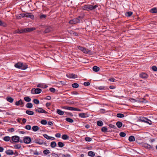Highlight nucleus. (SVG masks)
<instances>
[{
  "instance_id": "obj_1",
  "label": "nucleus",
  "mask_w": 157,
  "mask_h": 157,
  "mask_svg": "<svg viewBox=\"0 0 157 157\" xmlns=\"http://www.w3.org/2000/svg\"><path fill=\"white\" fill-rule=\"evenodd\" d=\"M15 67L22 70H25L28 68V66L25 63H18L14 65Z\"/></svg>"
},
{
  "instance_id": "obj_2",
  "label": "nucleus",
  "mask_w": 157,
  "mask_h": 157,
  "mask_svg": "<svg viewBox=\"0 0 157 157\" xmlns=\"http://www.w3.org/2000/svg\"><path fill=\"white\" fill-rule=\"evenodd\" d=\"M97 7V5H85L82 6V8L84 10H94Z\"/></svg>"
},
{
  "instance_id": "obj_3",
  "label": "nucleus",
  "mask_w": 157,
  "mask_h": 157,
  "mask_svg": "<svg viewBox=\"0 0 157 157\" xmlns=\"http://www.w3.org/2000/svg\"><path fill=\"white\" fill-rule=\"evenodd\" d=\"M36 29L34 27L26 28L20 30V33H26L34 30Z\"/></svg>"
},
{
  "instance_id": "obj_4",
  "label": "nucleus",
  "mask_w": 157,
  "mask_h": 157,
  "mask_svg": "<svg viewBox=\"0 0 157 157\" xmlns=\"http://www.w3.org/2000/svg\"><path fill=\"white\" fill-rule=\"evenodd\" d=\"M82 21L81 18L80 17H79L78 18L70 20L69 23L70 24H75L78 23L80 22L81 21Z\"/></svg>"
},
{
  "instance_id": "obj_5",
  "label": "nucleus",
  "mask_w": 157,
  "mask_h": 157,
  "mask_svg": "<svg viewBox=\"0 0 157 157\" xmlns=\"http://www.w3.org/2000/svg\"><path fill=\"white\" fill-rule=\"evenodd\" d=\"M42 90L39 88H33L31 90V93L32 94H39L41 92Z\"/></svg>"
},
{
  "instance_id": "obj_6",
  "label": "nucleus",
  "mask_w": 157,
  "mask_h": 157,
  "mask_svg": "<svg viewBox=\"0 0 157 157\" xmlns=\"http://www.w3.org/2000/svg\"><path fill=\"white\" fill-rule=\"evenodd\" d=\"M24 142L26 144H29L31 141V138L29 136H25L23 138Z\"/></svg>"
},
{
  "instance_id": "obj_7",
  "label": "nucleus",
  "mask_w": 157,
  "mask_h": 157,
  "mask_svg": "<svg viewBox=\"0 0 157 157\" xmlns=\"http://www.w3.org/2000/svg\"><path fill=\"white\" fill-rule=\"evenodd\" d=\"M12 140L14 142L17 143L19 141V137L17 136H15L12 137Z\"/></svg>"
},
{
  "instance_id": "obj_8",
  "label": "nucleus",
  "mask_w": 157,
  "mask_h": 157,
  "mask_svg": "<svg viewBox=\"0 0 157 157\" xmlns=\"http://www.w3.org/2000/svg\"><path fill=\"white\" fill-rule=\"evenodd\" d=\"M66 76L70 78H75L77 77V75L74 74H68L66 75Z\"/></svg>"
},
{
  "instance_id": "obj_9",
  "label": "nucleus",
  "mask_w": 157,
  "mask_h": 157,
  "mask_svg": "<svg viewBox=\"0 0 157 157\" xmlns=\"http://www.w3.org/2000/svg\"><path fill=\"white\" fill-rule=\"evenodd\" d=\"M25 17H29L32 19H33L34 18V16L31 13H25Z\"/></svg>"
},
{
  "instance_id": "obj_10",
  "label": "nucleus",
  "mask_w": 157,
  "mask_h": 157,
  "mask_svg": "<svg viewBox=\"0 0 157 157\" xmlns=\"http://www.w3.org/2000/svg\"><path fill=\"white\" fill-rule=\"evenodd\" d=\"M78 116L79 117L82 118H86L88 117L87 114L86 113H79Z\"/></svg>"
},
{
  "instance_id": "obj_11",
  "label": "nucleus",
  "mask_w": 157,
  "mask_h": 157,
  "mask_svg": "<svg viewBox=\"0 0 157 157\" xmlns=\"http://www.w3.org/2000/svg\"><path fill=\"white\" fill-rule=\"evenodd\" d=\"M37 86L38 87L43 88H45L48 87V86L44 83H40L38 84L37 85Z\"/></svg>"
},
{
  "instance_id": "obj_12",
  "label": "nucleus",
  "mask_w": 157,
  "mask_h": 157,
  "mask_svg": "<svg viewBox=\"0 0 157 157\" xmlns=\"http://www.w3.org/2000/svg\"><path fill=\"white\" fill-rule=\"evenodd\" d=\"M36 111L40 113H47V112L46 111H45L42 108H39L38 109H37L36 110Z\"/></svg>"
},
{
  "instance_id": "obj_13",
  "label": "nucleus",
  "mask_w": 157,
  "mask_h": 157,
  "mask_svg": "<svg viewBox=\"0 0 157 157\" xmlns=\"http://www.w3.org/2000/svg\"><path fill=\"white\" fill-rule=\"evenodd\" d=\"M143 147L147 149H150L152 148L151 145L147 144H143Z\"/></svg>"
},
{
  "instance_id": "obj_14",
  "label": "nucleus",
  "mask_w": 157,
  "mask_h": 157,
  "mask_svg": "<svg viewBox=\"0 0 157 157\" xmlns=\"http://www.w3.org/2000/svg\"><path fill=\"white\" fill-rule=\"evenodd\" d=\"M15 105L17 106L19 105H24L23 102L20 99L18 101H17L16 102Z\"/></svg>"
},
{
  "instance_id": "obj_15",
  "label": "nucleus",
  "mask_w": 157,
  "mask_h": 157,
  "mask_svg": "<svg viewBox=\"0 0 157 157\" xmlns=\"http://www.w3.org/2000/svg\"><path fill=\"white\" fill-rule=\"evenodd\" d=\"M140 76L142 78L145 79L147 78V75L144 73H142L140 75Z\"/></svg>"
},
{
  "instance_id": "obj_16",
  "label": "nucleus",
  "mask_w": 157,
  "mask_h": 157,
  "mask_svg": "<svg viewBox=\"0 0 157 157\" xmlns=\"http://www.w3.org/2000/svg\"><path fill=\"white\" fill-rule=\"evenodd\" d=\"M34 142L40 145H41L43 144V141L40 139L35 140L34 141Z\"/></svg>"
},
{
  "instance_id": "obj_17",
  "label": "nucleus",
  "mask_w": 157,
  "mask_h": 157,
  "mask_svg": "<svg viewBox=\"0 0 157 157\" xmlns=\"http://www.w3.org/2000/svg\"><path fill=\"white\" fill-rule=\"evenodd\" d=\"M62 108L65 109L72 111L73 107L70 106H62Z\"/></svg>"
},
{
  "instance_id": "obj_18",
  "label": "nucleus",
  "mask_w": 157,
  "mask_h": 157,
  "mask_svg": "<svg viewBox=\"0 0 157 157\" xmlns=\"http://www.w3.org/2000/svg\"><path fill=\"white\" fill-rule=\"evenodd\" d=\"M8 155H11L14 154L13 151L11 150H8L5 152Z\"/></svg>"
},
{
  "instance_id": "obj_19",
  "label": "nucleus",
  "mask_w": 157,
  "mask_h": 157,
  "mask_svg": "<svg viewBox=\"0 0 157 157\" xmlns=\"http://www.w3.org/2000/svg\"><path fill=\"white\" fill-rule=\"evenodd\" d=\"M82 52L85 53H90V51L86 48H84Z\"/></svg>"
},
{
  "instance_id": "obj_20",
  "label": "nucleus",
  "mask_w": 157,
  "mask_h": 157,
  "mask_svg": "<svg viewBox=\"0 0 157 157\" xmlns=\"http://www.w3.org/2000/svg\"><path fill=\"white\" fill-rule=\"evenodd\" d=\"M128 140L130 142H133L135 141V139L134 136H131L129 137Z\"/></svg>"
},
{
  "instance_id": "obj_21",
  "label": "nucleus",
  "mask_w": 157,
  "mask_h": 157,
  "mask_svg": "<svg viewBox=\"0 0 157 157\" xmlns=\"http://www.w3.org/2000/svg\"><path fill=\"white\" fill-rule=\"evenodd\" d=\"M56 113L60 115H62L64 113V111L61 110L60 109H57Z\"/></svg>"
},
{
  "instance_id": "obj_22",
  "label": "nucleus",
  "mask_w": 157,
  "mask_h": 157,
  "mask_svg": "<svg viewBox=\"0 0 157 157\" xmlns=\"http://www.w3.org/2000/svg\"><path fill=\"white\" fill-rule=\"evenodd\" d=\"M143 120H142L143 121H144V122L149 124H151V121L145 118H143Z\"/></svg>"
},
{
  "instance_id": "obj_23",
  "label": "nucleus",
  "mask_w": 157,
  "mask_h": 157,
  "mask_svg": "<svg viewBox=\"0 0 157 157\" xmlns=\"http://www.w3.org/2000/svg\"><path fill=\"white\" fill-rule=\"evenodd\" d=\"M7 100L10 103H12L13 101V99L10 97H8L6 98Z\"/></svg>"
},
{
  "instance_id": "obj_24",
  "label": "nucleus",
  "mask_w": 157,
  "mask_h": 157,
  "mask_svg": "<svg viewBox=\"0 0 157 157\" xmlns=\"http://www.w3.org/2000/svg\"><path fill=\"white\" fill-rule=\"evenodd\" d=\"M88 155L89 156L91 157H94L95 156V153L94 152L92 151H90L88 152Z\"/></svg>"
},
{
  "instance_id": "obj_25",
  "label": "nucleus",
  "mask_w": 157,
  "mask_h": 157,
  "mask_svg": "<svg viewBox=\"0 0 157 157\" xmlns=\"http://www.w3.org/2000/svg\"><path fill=\"white\" fill-rule=\"evenodd\" d=\"M32 129L33 131L36 132L39 129V128L37 126H34L32 127Z\"/></svg>"
},
{
  "instance_id": "obj_26",
  "label": "nucleus",
  "mask_w": 157,
  "mask_h": 157,
  "mask_svg": "<svg viewBox=\"0 0 157 157\" xmlns=\"http://www.w3.org/2000/svg\"><path fill=\"white\" fill-rule=\"evenodd\" d=\"M99 68L97 66H94L93 67V70L95 72H98L99 70Z\"/></svg>"
},
{
  "instance_id": "obj_27",
  "label": "nucleus",
  "mask_w": 157,
  "mask_h": 157,
  "mask_svg": "<svg viewBox=\"0 0 157 157\" xmlns=\"http://www.w3.org/2000/svg\"><path fill=\"white\" fill-rule=\"evenodd\" d=\"M25 13H21L17 17L18 19H20L22 17H25Z\"/></svg>"
},
{
  "instance_id": "obj_28",
  "label": "nucleus",
  "mask_w": 157,
  "mask_h": 157,
  "mask_svg": "<svg viewBox=\"0 0 157 157\" xmlns=\"http://www.w3.org/2000/svg\"><path fill=\"white\" fill-rule=\"evenodd\" d=\"M26 113L27 114L30 115H32L34 114V112L33 111L30 110H26Z\"/></svg>"
},
{
  "instance_id": "obj_29",
  "label": "nucleus",
  "mask_w": 157,
  "mask_h": 157,
  "mask_svg": "<svg viewBox=\"0 0 157 157\" xmlns=\"http://www.w3.org/2000/svg\"><path fill=\"white\" fill-rule=\"evenodd\" d=\"M50 146L52 148H54L56 146V144L55 141H53L51 142Z\"/></svg>"
},
{
  "instance_id": "obj_30",
  "label": "nucleus",
  "mask_w": 157,
  "mask_h": 157,
  "mask_svg": "<svg viewBox=\"0 0 157 157\" xmlns=\"http://www.w3.org/2000/svg\"><path fill=\"white\" fill-rule=\"evenodd\" d=\"M116 125L118 128H120L122 125V123L120 121H118L116 123Z\"/></svg>"
},
{
  "instance_id": "obj_31",
  "label": "nucleus",
  "mask_w": 157,
  "mask_h": 157,
  "mask_svg": "<svg viewBox=\"0 0 157 157\" xmlns=\"http://www.w3.org/2000/svg\"><path fill=\"white\" fill-rule=\"evenodd\" d=\"M24 100L26 102H29L31 101V99L29 97H25L24 98Z\"/></svg>"
},
{
  "instance_id": "obj_32",
  "label": "nucleus",
  "mask_w": 157,
  "mask_h": 157,
  "mask_svg": "<svg viewBox=\"0 0 157 157\" xmlns=\"http://www.w3.org/2000/svg\"><path fill=\"white\" fill-rule=\"evenodd\" d=\"M26 106L27 108H31L33 106V104L31 103H29L27 104Z\"/></svg>"
},
{
  "instance_id": "obj_33",
  "label": "nucleus",
  "mask_w": 157,
  "mask_h": 157,
  "mask_svg": "<svg viewBox=\"0 0 157 157\" xmlns=\"http://www.w3.org/2000/svg\"><path fill=\"white\" fill-rule=\"evenodd\" d=\"M138 101L140 102H147V101L144 98H140Z\"/></svg>"
},
{
  "instance_id": "obj_34",
  "label": "nucleus",
  "mask_w": 157,
  "mask_h": 157,
  "mask_svg": "<svg viewBox=\"0 0 157 157\" xmlns=\"http://www.w3.org/2000/svg\"><path fill=\"white\" fill-rule=\"evenodd\" d=\"M150 12L152 13H156L157 12V9L155 8H153L151 9Z\"/></svg>"
},
{
  "instance_id": "obj_35",
  "label": "nucleus",
  "mask_w": 157,
  "mask_h": 157,
  "mask_svg": "<svg viewBox=\"0 0 157 157\" xmlns=\"http://www.w3.org/2000/svg\"><path fill=\"white\" fill-rule=\"evenodd\" d=\"M3 139L6 141H8L10 140V138L9 136H6L3 138Z\"/></svg>"
},
{
  "instance_id": "obj_36",
  "label": "nucleus",
  "mask_w": 157,
  "mask_h": 157,
  "mask_svg": "<svg viewBox=\"0 0 157 157\" xmlns=\"http://www.w3.org/2000/svg\"><path fill=\"white\" fill-rule=\"evenodd\" d=\"M65 120L66 121L70 123H72L74 121L72 119L70 118H66Z\"/></svg>"
},
{
  "instance_id": "obj_37",
  "label": "nucleus",
  "mask_w": 157,
  "mask_h": 157,
  "mask_svg": "<svg viewBox=\"0 0 157 157\" xmlns=\"http://www.w3.org/2000/svg\"><path fill=\"white\" fill-rule=\"evenodd\" d=\"M117 116L118 117L122 118L124 117V115L123 114L119 113L117 114Z\"/></svg>"
},
{
  "instance_id": "obj_38",
  "label": "nucleus",
  "mask_w": 157,
  "mask_h": 157,
  "mask_svg": "<svg viewBox=\"0 0 157 157\" xmlns=\"http://www.w3.org/2000/svg\"><path fill=\"white\" fill-rule=\"evenodd\" d=\"M97 124L98 126H101L103 125V123L101 121H98L97 122Z\"/></svg>"
},
{
  "instance_id": "obj_39",
  "label": "nucleus",
  "mask_w": 157,
  "mask_h": 157,
  "mask_svg": "<svg viewBox=\"0 0 157 157\" xmlns=\"http://www.w3.org/2000/svg\"><path fill=\"white\" fill-rule=\"evenodd\" d=\"M72 86L73 88H77L78 87L79 85L78 83H74L72 84Z\"/></svg>"
},
{
  "instance_id": "obj_40",
  "label": "nucleus",
  "mask_w": 157,
  "mask_h": 157,
  "mask_svg": "<svg viewBox=\"0 0 157 157\" xmlns=\"http://www.w3.org/2000/svg\"><path fill=\"white\" fill-rule=\"evenodd\" d=\"M58 145L59 147H62L64 146V144L61 142H59L58 143Z\"/></svg>"
},
{
  "instance_id": "obj_41",
  "label": "nucleus",
  "mask_w": 157,
  "mask_h": 157,
  "mask_svg": "<svg viewBox=\"0 0 157 157\" xmlns=\"http://www.w3.org/2000/svg\"><path fill=\"white\" fill-rule=\"evenodd\" d=\"M69 138L68 136L66 135H63L62 136V138L64 140H67Z\"/></svg>"
},
{
  "instance_id": "obj_42",
  "label": "nucleus",
  "mask_w": 157,
  "mask_h": 157,
  "mask_svg": "<svg viewBox=\"0 0 157 157\" xmlns=\"http://www.w3.org/2000/svg\"><path fill=\"white\" fill-rule=\"evenodd\" d=\"M14 147L15 149H19L21 147V145L20 144H16L14 145Z\"/></svg>"
},
{
  "instance_id": "obj_43",
  "label": "nucleus",
  "mask_w": 157,
  "mask_h": 157,
  "mask_svg": "<svg viewBox=\"0 0 157 157\" xmlns=\"http://www.w3.org/2000/svg\"><path fill=\"white\" fill-rule=\"evenodd\" d=\"M0 25L3 27H5L6 25V24L2 22L1 20H0Z\"/></svg>"
},
{
  "instance_id": "obj_44",
  "label": "nucleus",
  "mask_w": 157,
  "mask_h": 157,
  "mask_svg": "<svg viewBox=\"0 0 157 157\" xmlns=\"http://www.w3.org/2000/svg\"><path fill=\"white\" fill-rule=\"evenodd\" d=\"M0 25L3 27H5L6 25V24L2 22L1 20H0Z\"/></svg>"
},
{
  "instance_id": "obj_45",
  "label": "nucleus",
  "mask_w": 157,
  "mask_h": 157,
  "mask_svg": "<svg viewBox=\"0 0 157 157\" xmlns=\"http://www.w3.org/2000/svg\"><path fill=\"white\" fill-rule=\"evenodd\" d=\"M43 153L45 155H48L50 153L49 151L48 150H45L43 151Z\"/></svg>"
},
{
  "instance_id": "obj_46",
  "label": "nucleus",
  "mask_w": 157,
  "mask_h": 157,
  "mask_svg": "<svg viewBox=\"0 0 157 157\" xmlns=\"http://www.w3.org/2000/svg\"><path fill=\"white\" fill-rule=\"evenodd\" d=\"M92 138L90 137H86L85 138V140L86 141H91L92 140Z\"/></svg>"
},
{
  "instance_id": "obj_47",
  "label": "nucleus",
  "mask_w": 157,
  "mask_h": 157,
  "mask_svg": "<svg viewBox=\"0 0 157 157\" xmlns=\"http://www.w3.org/2000/svg\"><path fill=\"white\" fill-rule=\"evenodd\" d=\"M41 123L44 125H46L47 124V121L46 120H43L41 121Z\"/></svg>"
},
{
  "instance_id": "obj_48",
  "label": "nucleus",
  "mask_w": 157,
  "mask_h": 157,
  "mask_svg": "<svg viewBox=\"0 0 157 157\" xmlns=\"http://www.w3.org/2000/svg\"><path fill=\"white\" fill-rule=\"evenodd\" d=\"M132 14V13L131 12H128L126 13V15L128 17L131 16Z\"/></svg>"
},
{
  "instance_id": "obj_49",
  "label": "nucleus",
  "mask_w": 157,
  "mask_h": 157,
  "mask_svg": "<svg viewBox=\"0 0 157 157\" xmlns=\"http://www.w3.org/2000/svg\"><path fill=\"white\" fill-rule=\"evenodd\" d=\"M101 131L103 132H107V128L105 127H103L101 128Z\"/></svg>"
},
{
  "instance_id": "obj_50",
  "label": "nucleus",
  "mask_w": 157,
  "mask_h": 157,
  "mask_svg": "<svg viewBox=\"0 0 157 157\" xmlns=\"http://www.w3.org/2000/svg\"><path fill=\"white\" fill-rule=\"evenodd\" d=\"M72 111H82V110L78 108H75L73 107Z\"/></svg>"
},
{
  "instance_id": "obj_51",
  "label": "nucleus",
  "mask_w": 157,
  "mask_h": 157,
  "mask_svg": "<svg viewBox=\"0 0 157 157\" xmlns=\"http://www.w3.org/2000/svg\"><path fill=\"white\" fill-rule=\"evenodd\" d=\"M126 135V134L123 132H121L120 133V136L122 137H125Z\"/></svg>"
},
{
  "instance_id": "obj_52",
  "label": "nucleus",
  "mask_w": 157,
  "mask_h": 157,
  "mask_svg": "<svg viewBox=\"0 0 157 157\" xmlns=\"http://www.w3.org/2000/svg\"><path fill=\"white\" fill-rule=\"evenodd\" d=\"M43 136H44V138H45L46 139H47L48 140H50V136H48L46 134H44L43 135Z\"/></svg>"
},
{
  "instance_id": "obj_53",
  "label": "nucleus",
  "mask_w": 157,
  "mask_h": 157,
  "mask_svg": "<svg viewBox=\"0 0 157 157\" xmlns=\"http://www.w3.org/2000/svg\"><path fill=\"white\" fill-rule=\"evenodd\" d=\"M33 102L36 104H38L39 103V101L37 99H35L33 100Z\"/></svg>"
},
{
  "instance_id": "obj_54",
  "label": "nucleus",
  "mask_w": 157,
  "mask_h": 157,
  "mask_svg": "<svg viewBox=\"0 0 157 157\" xmlns=\"http://www.w3.org/2000/svg\"><path fill=\"white\" fill-rule=\"evenodd\" d=\"M25 128L27 130H30L31 129V126L29 125H27L25 126Z\"/></svg>"
},
{
  "instance_id": "obj_55",
  "label": "nucleus",
  "mask_w": 157,
  "mask_h": 157,
  "mask_svg": "<svg viewBox=\"0 0 157 157\" xmlns=\"http://www.w3.org/2000/svg\"><path fill=\"white\" fill-rule=\"evenodd\" d=\"M152 70L155 71H157V67L156 66H153L152 67Z\"/></svg>"
},
{
  "instance_id": "obj_56",
  "label": "nucleus",
  "mask_w": 157,
  "mask_h": 157,
  "mask_svg": "<svg viewBox=\"0 0 157 157\" xmlns=\"http://www.w3.org/2000/svg\"><path fill=\"white\" fill-rule=\"evenodd\" d=\"M49 90L51 92L54 93L55 92L56 89L53 88H50L49 89Z\"/></svg>"
},
{
  "instance_id": "obj_57",
  "label": "nucleus",
  "mask_w": 157,
  "mask_h": 157,
  "mask_svg": "<svg viewBox=\"0 0 157 157\" xmlns=\"http://www.w3.org/2000/svg\"><path fill=\"white\" fill-rule=\"evenodd\" d=\"M62 157H70V155L67 154L65 155L63 154L62 155Z\"/></svg>"
},
{
  "instance_id": "obj_58",
  "label": "nucleus",
  "mask_w": 157,
  "mask_h": 157,
  "mask_svg": "<svg viewBox=\"0 0 157 157\" xmlns=\"http://www.w3.org/2000/svg\"><path fill=\"white\" fill-rule=\"evenodd\" d=\"M50 31V29L49 28H48L47 29L44 31V33H47L49 32Z\"/></svg>"
},
{
  "instance_id": "obj_59",
  "label": "nucleus",
  "mask_w": 157,
  "mask_h": 157,
  "mask_svg": "<svg viewBox=\"0 0 157 157\" xmlns=\"http://www.w3.org/2000/svg\"><path fill=\"white\" fill-rule=\"evenodd\" d=\"M90 85V83L88 82H85L84 83V85L85 86H88Z\"/></svg>"
},
{
  "instance_id": "obj_60",
  "label": "nucleus",
  "mask_w": 157,
  "mask_h": 157,
  "mask_svg": "<svg viewBox=\"0 0 157 157\" xmlns=\"http://www.w3.org/2000/svg\"><path fill=\"white\" fill-rule=\"evenodd\" d=\"M109 126L110 128H115V127H116V126L115 125L112 124H109Z\"/></svg>"
},
{
  "instance_id": "obj_61",
  "label": "nucleus",
  "mask_w": 157,
  "mask_h": 157,
  "mask_svg": "<svg viewBox=\"0 0 157 157\" xmlns=\"http://www.w3.org/2000/svg\"><path fill=\"white\" fill-rule=\"evenodd\" d=\"M115 79L113 78H109V80L110 81L112 82H115Z\"/></svg>"
},
{
  "instance_id": "obj_62",
  "label": "nucleus",
  "mask_w": 157,
  "mask_h": 157,
  "mask_svg": "<svg viewBox=\"0 0 157 157\" xmlns=\"http://www.w3.org/2000/svg\"><path fill=\"white\" fill-rule=\"evenodd\" d=\"M78 48L82 52L83 50V49L84 48L80 46H78Z\"/></svg>"
},
{
  "instance_id": "obj_63",
  "label": "nucleus",
  "mask_w": 157,
  "mask_h": 157,
  "mask_svg": "<svg viewBox=\"0 0 157 157\" xmlns=\"http://www.w3.org/2000/svg\"><path fill=\"white\" fill-rule=\"evenodd\" d=\"M55 136L58 138H59L60 137L61 135L59 133H57L55 135Z\"/></svg>"
},
{
  "instance_id": "obj_64",
  "label": "nucleus",
  "mask_w": 157,
  "mask_h": 157,
  "mask_svg": "<svg viewBox=\"0 0 157 157\" xmlns=\"http://www.w3.org/2000/svg\"><path fill=\"white\" fill-rule=\"evenodd\" d=\"M52 155L55 156V157H59L58 155L55 153H52Z\"/></svg>"
}]
</instances>
